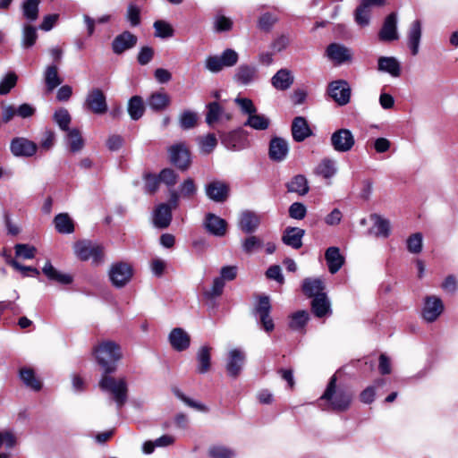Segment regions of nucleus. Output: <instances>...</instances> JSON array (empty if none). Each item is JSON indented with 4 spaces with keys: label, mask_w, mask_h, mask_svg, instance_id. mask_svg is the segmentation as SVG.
<instances>
[{
    "label": "nucleus",
    "mask_w": 458,
    "mask_h": 458,
    "mask_svg": "<svg viewBox=\"0 0 458 458\" xmlns=\"http://www.w3.org/2000/svg\"><path fill=\"white\" fill-rule=\"evenodd\" d=\"M336 376L333 375L323 394L318 399L323 411L344 412L347 411L353 397L352 392L345 386L336 385Z\"/></svg>",
    "instance_id": "obj_1"
},
{
    "label": "nucleus",
    "mask_w": 458,
    "mask_h": 458,
    "mask_svg": "<svg viewBox=\"0 0 458 458\" xmlns=\"http://www.w3.org/2000/svg\"><path fill=\"white\" fill-rule=\"evenodd\" d=\"M98 364L104 370V374H111L116 369V363L121 359L120 347L112 341L103 342L94 348Z\"/></svg>",
    "instance_id": "obj_2"
},
{
    "label": "nucleus",
    "mask_w": 458,
    "mask_h": 458,
    "mask_svg": "<svg viewBox=\"0 0 458 458\" xmlns=\"http://www.w3.org/2000/svg\"><path fill=\"white\" fill-rule=\"evenodd\" d=\"M99 387L102 391L111 394L118 410H120L128 400V386L125 378H114L109 374H104L99 381Z\"/></svg>",
    "instance_id": "obj_3"
},
{
    "label": "nucleus",
    "mask_w": 458,
    "mask_h": 458,
    "mask_svg": "<svg viewBox=\"0 0 458 458\" xmlns=\"http://www.w3.org/2000/svg\"><path fill=\"white\" fill-rule=\"evenodd\" d=\"M74 250L78 258L83 261L91 259L96 266L104 262V248L102 245L90 241H80L74 245Z\"/></svg>",
    "instance_id": "obj_4"
},
{
    "label": "nucleus",
    "mask_w": 458,
    "mask_h": 458,
    "mask_svg": "<svg viewBox=\"0 0 458 458\" xmlns=\"http://www.w3.org/2000/svg\"><path fill=\"white\" fill-rule=\"evenodd\" d=\"M132 275V267L124 261L112 264L108 271L109 280L116 288L124 287L131 281Z\"/></svg>",
    "instance_id": "obj_5"
},
{
    "label": "nucleus",
    "mask_w": 458,
    "mask_h": 458,
    "mask_svg": "<svg viewBox=\"0 0 458 458\" xmlns=\"http://www.w3.org/2000/svg\"><path fill=\"white\" fill-rule=\"evenodd\" d=\"M83 108L95 114H104L108 110L106 97L98 88L90 89L84 99Z\"/></svg>",
    "instance_id": "obj_6"
},
{
    "label": "nucleus",
    "mask_w": 458,
    "mask_h": 458,
    "mask_svg": "<svg viewBox=\"0 0 458 458\" xmlns=\"http://www.w3.org/2000/svg\"><path fill=\"white\" fill-rule=\"evenodd\" d=\"M271 308L269 297L262 295L259 297L258 303L253 310L254 316L259 318V324L267 333L273 331L275 327L274 321L270 317Z\"/></svg>",
    "instance_id": "obj_7"
},
{
    "label": "nucleus",
    "mask_w": 458,
    "mask_h": 458,
    "mask_svg": "<svg viewBox=\"0 0 458 458\" xmlns=\"http://www.w3.org/2000/svg\"><path fill=\"white\" fill-rule=\"evenodd\" d=\"M444 309V303L439 297L436 295L426 296L424 298L421 317L426 322L432 323L440 317Z\"/></svg>",
    "instance_id": "obj_8"
},
{
    "label": "nucleus",
    "mask_w": 458,
    "mask_h": 458,
    "mask_svg": "<svg viewBox=\"0 0 458 458\" xmlns=\"http://www.w3.org/2000/svg\"><path fill=\"white\" fill-rule=\"evenodd\" d=\"M168 153L171 163L178 169L185 171L190 167L191 155L185 143L180 142L172 145Z\"/></svg>",
    "instance_id": "obj_9"
},
{
    "label": "nucleus",
    "mask_w": 458,
    "mask_h": 458,
    "mask_svg": "<svg viewBox=\"0 0 458 458\" xmlns=\"http://www.w3.org/2000/svg\"><path fill=\"white\" fill-rule=\"evenodd\" d=\"M330 142L335 151L344 153L352 148L355 139L350 130L342 128L332 133Z\"/></svg>",
    "instance_id": "obj_10"
},
{
    "label": "nucleus",
    "mask_w": 458,
    "mask_h": 458,
    "mask_svg": "<svg viewBox=\"0 0 458 458\" xmlns=\"http://www.w3.org/2000/svg\"><path fill=\"white\" fill-rule=\"evenodd\" d=\"M327 94L339 106H345L350 102L351 88L344 80L334 81L328 84Z\"/></svg>",
    "instance_id": "obj_11"
},
{
    "label": "nucleus",
    "mask_w": 458,
    "mask_h": 458,
    "mask_svg": "<svg viewBox=\"0 0 458 458\" xmlns=\"http://www.w3.org/2000/svg\"><path fill=\"white\" fill-rule=\"evenodd\" d=\"M10 150L14 157H30L36 154L38 145L26 138L16 137L11 140Z\"/></svg>",
    "instance_id": "obj_12"
},
{
    "label": "nucleus",
    "mask_w": 458,
    "mask_h": 458,
    "mask_svg": "<svg viewBox=\"0 0 458 458\" xmlns=\"http://www.w3.org/2000/svg\"><path fill=\"white\" fill-rule=\"evenodd\" d=\"M378 38L383 42H391L399 38L396 13H391L386 17L378 32Z\"/></svg>",
    "instance_id": "obj_13"
},
{
    "label": "nucleus",
    "mask_w": 458,
    "mask_h": 458,
    "mask_svg": "<svg viewBox=\"0 0 458 458\" xmlns=\"http://www.w3.org/2000/svg\"><path fill=\"white\" fill-rule=\"evenodd\" d=\"M205 193L209 199L222 203L225 202L229 196V186L222 181H212L206 184Z\"/></svg>",
    "instance_id": "obj_14"
},
{
    "label": "nucleus",
    "mask_w": 458,
    "mask_h": 458,
    "mask_svg": "<svg viewBox=\"0 0 458 458\" xmlns=\"http://www.w3.org/2000/svg\"><path fill=\"white\" fill-rule=\"evenodd\" d=\"M203 226L208 233L223 237L226 233L227 222L213 213H208L205 216Z\"/></svg>",
    "instance_id": "obj_15"
},
{
    "label": "nucleus",
    "mask_w": 458,
    "mask_h": 458,
    "mask_svg": "<svg viewBox=\"0 0 458 458\" xmlns=\"http://www.w3.org/2000/svg\"><path fill=\"white\" fill-rule=\"evenodd\" d=\"M289 152L287 140L281 137H273L269 142L268 156L272 161L282 162Z\"/></svg>",
    "instance_id": "obj_16"
},
{
    "label": "nucleus",
    "mask_w": 458,
    "mask_h": 458,
    "mask_svg": "<svg viewBox=\"0 0 458 458\" xmlns=\"http://www.w3.org/2000/svg\"><path fill=\"white\" fill-rule=\"evenodd\" d=\"M245 361V354L239 349H233L229 352L228 360L226 363V371L229 377L236 378L243 367Z\"/></svg>",
    "instance_id": "obj_17"
},
{
    "label": "nucleus",
    "mask_w": 458,
    "mask_h": 458,
    "mask_svg": "<svg viewBox=\"0 0 458 458\" xmlns=\"http://www.w3.org/2000/svg\"><path fill=\"white\" fill-rule=\"evenodd\" d=\"M258 78V70L255 65L241 64L233 75V81L242 86H248Z\"/></svg>",
    "instance_id": "obj_18"
},
{
    "label": "nucleus",
    "mask_w": 458,
    "mask_h": 458,
    "mask_svg": "<svg viewBox=\"0 0 458 458\" xmlns=\"http://www.w3.org/2000/svg\"><path fill=\"white\" fill-rule=\"evenodd\" d=\"M327 57L338 64L352 60L351 50L344 45L337 43H331L327 46L326 50Z\"/></svg>",
    "instance_id": "obj_19"
},
{
    "label": "nucleus",
    "mask_w": 458,
    "mask_h": 458,
    "mask_svg": "<svg viewBox=\"0 0 458 458\" xmlns=\"http://www.w3.org/2000/svg\"><path fill=\"white\" fill-rule=\"evenodd\" d=\"M168 340L171 346L177 352L185 351L191 344L190 335L181 327L174 328L168 335Z\"/></svg>",
    "instance_id": "obj_20"
},
{
    "label": "nucleus",
    "mask_w": 458,
    "mask_h": 458,
    "mask_svg": "<svg viewBox=\"0 0 458 458\" xmlns=\"http://www.w3.org/2000/svg\"><path fill=\"white\" fill-rule=\"evenodd\" d=\"M137 44V37L129 31H124L116 36L112 42V49L114 54L121 55L125 50L132 48Z\"/></svg>",
    "instance_id": "obj_21"
},
{
    "label": "nucleus",
    "mask_w": 458,
    "mask_h": 458,
    "mask_svg": "<svg viewBox=\"0 0 458 458\" xmlns=\"http://www.w3.org/2000/svg\"><path fill=\"white\" fill-rule=\"evenodd\" d=\"M171 221L172 210L170 205L166 203L157 205L153 215L154 225L157 228L165 229L170 225Z\"/></svg>",
    "instance_id": "obj_22"
},
{
    "label": "nucleus",
    "mask_w": 458,
    "mask_h": 458,
    "mask_svg": "<svg viewBox=\"0 0 458 458\" xmlns=\"http://www.w3.org/2000/svg\"><path fill=\"white\" fill-rule=\"evenodd\" d=\"M304 235V229L288 226L283 233L282 242L285 245L290 246L294 250H298L302 246V238Z\"/></svg>",
    "instance_id": "obj_23"
},
{
    "label": "nucleus",
    "mask_w": 458,
    "mask_h": 458,
    "mask_svg": "<svg viewBox=\"0 0 458 458\" xmlns=\"http://www.w3.org/2000/svg\"><path fill=\"white\" fill-rule=\"evenodd\" d=\"M42 273L47 277L48 280L63 285L70 284L73 281L72 276L60 272L52 265L49 260H47L42 267Z\"/></svg>",
    "instance_id": "obj_24"
},
{
    "label": "nucleus",
    "mask_w": 458,
    "mask_h": 458,
    "mask_svg": "<svg viewBox=\"0 0 458 458\" xmlns=\"http://www.w3.org/2000/svg\"><path fill=\"white\" fill-rule=\"evenodd\" d=\"M312 134L307 120L302 116H297L292 123V135L296 142H301Z\"/></svg>",
    "instance_id": "obj_25"
},
{
    "label": "nucleus",
    "mask_w": 458,
    "mask_h": 458,
    "mask_svg": "<svg viewBox=\"0 0 458 458\" xmlns=\"http://www.w3.org/2000/svg\"><path fill=\"white\" fill-rule=\"evenodd\" d=\"M421 35V22L419 20H415L411 22L408 30V47L412 55L419 54Z\"/></svg>",
    "instance_id": "obj_26"
},
{
    "label": "nucleus",
    "mask_w": 458,
    "mask_h": 458,
    "mask_svg": "<svg viewBox=\"0 0 458 458\" xmlns=\"http://www.w3.org/2000/svg\"><path fill=\"white\" fill-rule=\"evenodd\" d=\"M294 81L292 72L286 68L278 70L271 78L272 86L278 90H286L291 88Z\"/></svg>",
    "instance_id": "obj_27"
},
{
    "label": "nucleus",
    "mask_w": 458,
    "mask_h": 458,
    "mask_svg": "<svg viewBox=\"0 0 458 458\" xmlns=\"http://www.w3.org/2000/svg\"><path fill=\"white\" fill-rule=\"evenodd\" d=\"M325 259L331 274L337 273L344 263V258L341 255L338 247H329L325 252Z\"/></svg>",
    "instance_id": "obj_28"
},
{
    "label": "nucleus",
    "mask_w": 458,
    "mask_h": 458,
    "mask_svg": "<svg viewBox=\"0 0 458 458\" xmlns=\"http://www.w3.org/2000/svg\"><path fill=\"white\" fill-rule=\"evenodd\" d=\"M259 217L250 210L242 212L238 226L245 233H254L259 225Z\"/></svg>",
    "instance_id": "obj_29"
},
{
    "label": "nucleus",
    "mask_w": 458,
    "mask_h": 458,
    "mask_svg": "<svg viewBox=\"0 0 458 458\" xmlns=\"http://www.w3.org/2000/svg\"><path fill=\"white\" fill-rule=\"evenodd\" d=\"M370 220L373 222L369 233H374L377 237L387 238L390 235V222L377 214H371Z\"/></svg>",
    "instance_id": "obj_30"
},
{
    "label": "nucleus",
    "mask_w": 458,
    "mask_h": 458,
    "mask_svg": "<svg viewBox=\"0 0 458 458\" xmlns=\"http://www.w3.org/2000/svg\"><path fill=\"white\" fill-rule=\"evenodd\" d=\"M377 69L380 72L389 73L393 77H399L401 65L398 60L393 56H381L377 60Z\"/></svg>",
    "instance_id": "obj_31"
},
{
    "label": "nucleus",
    "mask_w": 458,
    "mask_h": 458,
    "mask_svg": "<svg viewBox=\"0 0 458 458\" xmlns=\"http://www.w3.org/2000/svg\"><path fill=\"white\" fill-rule=\"evenodd\" d=\"M303 293L309 298H315L324 293V282L320 278L307 277L302 282L301 286Z\"/></svg>",
    "instance_id": "obj_32"
},
{
    "label": "nucleus",
    "mask_w": 458,
    "mask_h": 458,
    "mask_svg": "<svg viewBox=\"0 0 458 458\" xmlns=\"http://www.w3.org/2000/svg\"><path fill=\"white\" fill-rule=\"evenodd\" d=\"M171 103L170 96L162 91L152 93L147 99L148 106L156 111L160 112L165 110Z\"/></svg>",
    "instance_id": "obj_33"
},
{
    "label": "nucleus",
    "mask_w": 458,
    "mask_h": 458,
    "mask_svg": "<svg viewBox=\"0 0 458 458\" xmlns=\"http://www.w3.org/2000/svg\"><path fill=\"white\" fill-rule=\"evenodd\" d=\"M44 81L48 91L54 90L62 84L63 80L58 75V66L56 64H49L44 71Z\"/></svg>",
    "instance_id": "obj_34"
},
{
    "label": "nucleus",
    "mask_w": 458,
    "mask_h": 458,
    "mask_svg": "<svg viewBox=\"0 0 458 458\" xmlns=\"http://www.w3.org/2000/svg\"><path fill=\"white\" fill-rule=\"evenodd\" d=\"M198 367L197 372L206 374L211 367V347L208 345L201 346L196 355Z\"/></svg>",
    "instance_id": "obj_35"
},
{
    "label": "nucleus",
    "mask_w": 458,
    "mask_h": 458,
    "mask_svg": "<svg viewBox=\"0 0 458 458\" xmlns=\"http://www.w3.org/2000/svg\"><path fill=\"white\" fill-rule=\"evenodd\" d=\"M127 111L131 120L140 119L145 112L143 98L138 95L131 97L128 101Z\"/></svg>",
    "instance_id": "obj_36"
},
{
    "label": "nucleus",
    "mask_w": 458,
    "mask_h": 458,
    "mask_svg": "<svg viewBox=\"0 0 458 458\" xmlns=\"http://www.w3.org/2000/svg\"><path fill=\"white\" fill-rule=\"evenodd\" d=\"M311 310L318 318H323L330 312V302L326 293L315 296L311 301Z\"/></svg>",
    "instance_id": "obj_37"
},
{
    "label": "nucleus",
    "mask_w": 458,
    "mask_h": 458,
    "mask_svg": "<svg viewBox=\"0 0 458 458\" xmlns=\"http://www.w3.org/2000/svg\"><path fill=\"white\" fill-rule=\"evenodd\" d=\"M270 119L262 114L253 113L248 116L243 125L256 131H265L270 126Z\"/></svg>",
    "instance_id": "obj_38"
},
{
    "label": "nucleus",
    "mask_w": 458,
    "mask_h": 458,
    "mask_svg": "<svg viewBox=\"0 0 458 458\" xmlns=\"http://www.w3.org/2000/svg\"><path fill=\"white\" fill-rule=\"evenodd\" d=\"M286 188L289 192H294V193L299 194L300 196L306 195L310 191L308 181H307L306 177L302 174L295 175L286 184Z\"/></svg>",
    "instance_id": "obj_39"
},
{
    "label": "nucleus",
    "mask_w": 458,
    "mask_h": 458,
    "mask_svg": "<svg viewBox=\"0 0 458 458\" xmlns=\"http://www.w3.org/2000/svg\"><path fill=\"white\" fill-rule=\"evenodd\" d=\"M54 224L59 233L69 234L74 232V224L67 213H60L54 218Z\"/></svg>",
    "instance_id": "obj_40"
},
{
    "label": "nucleus",
    "mask_w": 458,
    "mask_h": 458,
    "mask_svg": "<svg viewBox=\"0 0 458 458\" xmlns=\"http://www.w3.org/2000/svg\"><path fill=\"white\" fill-rule=\"evenodd\" d=\"M242 129L234 130L229 132L218 131L221 142L225 145V147L231 150L238 149Z\"/></svg>",
    "instance_id": "obj_41"
},
{
    "label": "nucleus",
    "mask_w": 458,
    "mask_h": 458,
    "mask_svg": "<svg viewBox=\"0 0 458 458\" xmlns=\"http://www.w3.org/2000/svg\"><path fill=\"white\" fill-rule=\"evenodd\" d=\"M20 377L27 387L38 391L42 387L41 382L36 377L32 369L22 368L20 369Z\"/></svg>",
    "instance_id": "obj_42"
},
{
    "label": "nucleus",
    "mask_w": 458,
    "mask_h": 458,
    "mask_svg": "<svg viewBox=\"0 0 458 458\" xmlns=\"http://www.w3.org/2000/svg\"><path fill=\"white\" fill-rule=\"evenodd\" d=\"M279 21V17L276 13H263L258 19V28L265 32H269L273 27Z\"/></svg>",
    "instance_id": "obj_43"
},
{
    "label": "nucleus",
    "mask_w": 458,
    "mask_h": 458,
    "mask_svg": "<svg viewBox=\"0 0 458 458\" xmlns=\"http://www.w3.org/2000/svg\"><path fill=\"white\" fill-rule=\"evenodd\" d=\"M206 123L212 126L219 119L223 118L224 108L216 101L210 102L207 105Z\"/></svg>",
    "instance_id": "obj_44"
},
{
    "label": "nucleus",
    "mask_w": 458,
    "mask_h": 458,
    "mask_svg": "<svg viewBox=\"0 0 458 458\" xmlns=\"http://www.w3.org/2000/svg\"><path fill=\"white\" fill-rule=\"evenodd\" d=\"M67 139L70 150L73 153L79 152L84 146V140L78 129L73 128L67 131Z\"/></svg>",
    "instance_id": "obj_45"
},
{
    "label": "nucleus",
    "mask_w": 458,
    "mask_h": 458,
    "mask_svg": "<svg viewBox=\"0 0 458 458\" xmlns=\"http://www.w3.org/2000/svg\"><path fill=\"white\" fill-rule=\"evenodd\" d=\"M172 391L174 394L182 402H183L187 406L195 409L199 411H208V408L205 404L186 396L178 387H173Z\"/></svg>",
    "instance_id": "obj_46"
},
{
    "label": "nucleus",
    "mask_w": 458,
    "mask_h": 458,
    "mask_svg": "<svg viewBox=\"0 0 458 458\" xmlns=\"http://www.w3.org/2000/svg\"><path fill=\"white\" fill-rule=\"evenodd\" d=\"M310 315L306 310H299L291 316L289 327L293 330L302 329L308 323Z\"/></svg>",
    "instance_id": "obj_47"
},
{
    "label": "nucleus",
    "mask_w": 458,
    "mask_h": 458,
    "mask_svg": "<svg viewBox=\"0 0 458 458\" xmlns=\"http://www.w3.org/2000/svg\"><path fill=\"white\" fill-rule=\"evenodd\" d=\"M38 38V33L35 27L31 25H24L22 30L21 46L23 48L32 47Z\"/></svg>",
    "instance_id": "obj_48"
},
{
    "label": "nucleus",
    "mask_w": 458,
    "mask_h": 458,
    "mask_svg": "<svg viewBox=\"0 0 458 458\" xmlns=\"http://www.w3.org/2000/svg\"><path fill=\"white\" fill-rule=\"evenodd\" d=\"M316 173L324 178H330L334 176L336 173L335 161L328 158L323 159L317 166Z\"/></svg>",
    "instance_id": "obj_49"
},
{
    "label": "nucleus",
    "mask_w": 458,
    "mask_h": 458,
    "mask_svg": "<svg viewBox=\"0 0 458 458\" xmlns=\"http://www.w3.org/2000/svg\"><path fill=\"white\" fill-rule=\"evenodd\" d=\"M39 0H26L22 5L23 15L30 21H34L38 16Z\"/></svg>",
    "instance_id": "obj_50"
},
{
    "label": "nucleus",
    "mask_w": 458,
    "mask_h": 458,
    "mask_svg": "<svg viewBox=\"0 0 458 458\" xmlns=\"http://www.w3.org/2000/svg\"><path fill=\"white\" fill-rule=\"evenodd\" d=\"M53 119L62 131H68L70 130L69 124L72 118L65 108L56 110L54 114Z\"/></svg>",
    "instance_id": "obj_51"
},
{
    "label": "nucleus",
    "mask_w": 458,
    "mask_h": 458,
    "mask_svg": "<svg viewBox=\"0 0 458 458\" xmlns=\"http://www.w3.org/2000/svg\"><path fill=\"white\" fill-rule=\"evenodd\" d=\"M155 36L162 38H170L174 35L172 26L165 21H156L153 25Z\"/></svg>",
    "instance_id": "obj_52"
},
{
    "label": "nucleus",
    "mask_w": 458,
    "mask_h": 458,
    "mask_svg": "<svg viewBox=\"0 0 458 458\" xmlns=\"http://www.w3.org/2000/svg\"><path fill=\"white\" fill-rule=\"evenodd\" d=\"M354 21L360 27L368 26L370 21V10L360 4L354 12Z\"/></svg>",
    "instance_id": "obj_53"
},
{
    "label": "nucleus",
    "mask_w": 458,
    "mask_h": 458,
    "mask_svg": "<svg viewBox=\"0 0 458 458\" xmlns=\"http://www.w3.org/2000/svg\"><path fill=\"white\" fill-rule=\"evenodd\" d=\"M7 264L13 267L14 269L21 272L24 276H39L40 272L36 267H32L30 266H24L20 264L15 259H12V257L8 256Z\"/></svg>",
    "instance_id": "obj_54"
},
{
    "label": "nucleus",
    "mask_w": 458,
    "mask_h": 458,
    "mask_svg": "<svg viewBox=\"0 0 458 458\" xmlns=\"http://www.w3.org/2000/svg\"><path fill=\"white\" fill-rule=\"evenodd\" d=\"M197 114L196 113L187 110L182 113L179 118V123L182 129L190 130L197 124Z\"/></svg>",
    "instance_id": "obj_55"
},
{
    "label": "nucleus",
    "mask_w": 458,
    "mask_h": 458,
    "mask_svg": "<svg viewBox=\"0 0 458 458\" xmlns=\"http://www.w3.org/2000/svg\"><path fill=\"white\" fill-rule=\"evenodd\" d=\"M17 75L11 72H8L0 81V95L8 94L17 83Z\"/></svg>",
    "instance_id": "obj_56"
},
{
    "label": "nucleus",
    "mask_w": 458,
    "mask_h": 458,
    "mask_svg": "<svg viewBox=\"0 0 458 458\" xmlns=\"http://www.w3.org/2000/svg\"><path fill=\"white\" fill-rule=\"evenodd\" d=\"M15 255L24 259H31L35 257L37 249L34 246L24 243H17L14 246Z\"/></svg>",
    "instance_id": "obj_57"
},
{
    "label": "nucleus",
    "mask_w": 458,
    "mask_h": 458,
    "mask_svg": "<svg viewBox=\"0 0 458 458\" xmlns=\"http://www.w3.org/2000/svg\"><path fill=\"white\" fill-rule=\"evenodd\" d=\"M422 234L416 233L407 239V249L411 253L418 254L422 250Z\"/></svg>",
    "instance_id": "obj_58"
},
{
    "label": "nucleus",
    "mask_w": 458,
    "mask_h": 458,
    "mask_svg": "<svg viewBox=\"0 0 458 458\" xmlns=\"http://www.w3.org/2000/svg\"><path fill=\"white\" fill-rule=\"evenodd\" d=\"M179 190L181 196L185 199L192 198L197 192V187L195 185L193 179L191 178L184 180L181 183Z\"/></svg>",
    "instance_id": "obj_59"
},
{
    "label": "nucleus",
    "mask_w": 458,
    "mask_h": 458,
    "mask_svg": "<svg viewBox=\"0 0 458 458\" xmlns=\"http://www.w3.org/2000/svg\"><path fill=\"white\" fill-rule=\"evenodd\" d=\"M208 454L211 458H233L235 453L225 446L215 445L209 448Z\"/></svg>",
    "instance_id": "obj_60"
},
{
    "label": "nucleus",
    "mask_w": 458,
    "mask_h": 458,
    "mask_svg": "<svg viewBox=\"0 0 458 458\" xmlns=\"http://www.w3.org/2000/svg\"><path fill=\"white\" fill-rule=\"evenodd\" d=\"M160 182H164L168 187H174L178 180V174L171 168L161 170L158 174Z\"/></svg>",
    "instance_id": "obj_61"
},
{
    "label": "nucleus",
    "mask_w": 458,
    "mask_h": 458,
    "mask_svg": "<svg viewBox=\"0 0 458 458\" xmlns=\"http://www.w3.org/2000/svg\"><path fill=\"white\" fill-rule=\"evenodd\" d=\"M242 250L250 254L262 247V241L257 236L251 235L242 242Z\"/></svg>",
    "instance_id": "obj_62"
},
{
    "label": "nucleus",
    "mask_w": 458,
    "mask_h": 458,
    "mask_svg": "<svg viewBox=\"0 0 458 458\" xmlns=\"http://www.w3.org/2000/svg\"><path fill=\"white\" fill-rule=\"evenodd\" d=\"M234 102L239 106L242 113L248 114V116L257 112V108L250 98L237 97Z\"/></svg>",
    "instance_id": "obj_63"
},
{
    "label": "nucleus",
    "mask_w": 458,
    "mask_h": 458,
    "mask_svg": "<svg viewBox=\"0 0 458 458\" xmlns=\"http://www.w3.org/2000/svg\"><path fill=\"white\" fill-rule=\"evenodd\" d=\"M220 58L225 67H232L237 64L239 55L233 49L227 48L223 51Z\"/></svg>",
    "instance_id": "obj_64"
}]
</instances>
